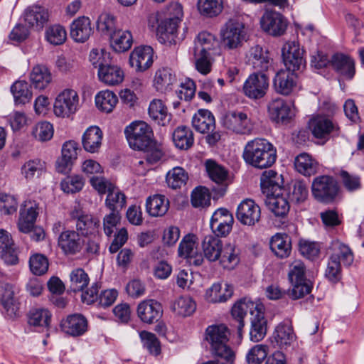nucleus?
<instances>
[{
	"label": "nucleus",
	"mask_w": 364,
	"mask_h": 364,
	"mask_svg": "<svg viewBox=\"0 0 364 364\" xmlns=\"http://www.w3.org/2000/svg\"><path fill=\"white\" fill-rule=\"evenodd\" d=\"M277 156V149L274 145L262 138L249 141L242 153V158L247 164L261 169L272 166Z\"/></svg>",
	"instance_id": "f257e3e1"
},
{
	"label": "nucleus",
	"mask_w": 364,
	"mask_h": 364,
	"mask_svg": "<svg viewBox=\"0 0 364 364\" xmlns=\"http://www.w3.org/2000/svg\"><path fill=\"white\" fill-rule=\"evenodd\" d=\"M229 336V330L223 324L208 326L205 331V339L210 344L212 354L221 364H231L234 360V353L227 344Z\"/></svg>",
	"instance_id": "f03ea898"
},
{
	"label": "nucleus",
	"mask_w": 364,
	"mask_h": 364,
	"mask_svg": "<svg viewBox=\"0 0 364 364\" xmlns=\"http://www.w3.org/2000/svg\"><path fill=\"white\" fill-rule=\"evenodd\" d=\"M221 43L226 50H236L241 48L247 40L245 24L237 20H228L220 30Z\"/></svg>",
	"instance_id": "7ed1b4c3"
},
{
	"label": "nucleus",
	"mask_w": 364,
	"mask_h": 364,
	"mask_svg": "<svg viewBox=\"0 0 364 364\" xmlns=\"http://www.w3.org/2000/svg\"><path fill=\"white\" fill-rule=\"evenodd\" d=\"M338 191V184L333 176L322 175L314 178L312 181V196L320 203L328 204L333 202Z\"/></svg>",
	"instance_id": "20e7f679"
},
{
	"label": "nucleus",
	"mask_w": 364,
	"mask_h": 364,
	"mask_svg": "<svg viewBox=\"0 0 364 364\" xmlns=\"http://www.w3.org/2000/svg\"><path fill=\"white\" fill-rule=\"evenodd\" d=\"M127 141L133 149L143 150L151 143L152 131L144 122L131 123L124 129Z\"/></svg>",
	"instance_id": "39448f33"
},
{
	"label": "nucleus",
	"mask_w": 364,
	"mask_h": 364,
	"mask_svg": "<svg viewBox=\"0 0 364 364\" xmlns=\"http://www.w3.org/2000/svg\"><path fill=\"white\" fill-rule=\"evenodd\" d=\"M222 124L225 128L237 134H250L254 129L247 114L237 110L226 112L222 119Z\"/></svg>",
	"instance_id": "423d86ee"
},
{
	"label": "nucleus",
	"mask_w": 364,
	"mask_h": 364,
	"mask_svg": "<svg viewBox=\"0 0 364 364\" xmlns=\"http://www.w3.org/2000/svg\"><path fill=\"white\" fill-rule=\"evenodd\" d=\"M246 63L258 73L273 69V59L268 50L259 45L251 46L245 54Z\"/></svg>",
	"instance_id": "0eeeda50"
},
{
	"label": "nucleus",
	"mask_w": 364,
	"mask_h": 364,
	"mask_svg": "<svg viewBox=\"0 0 364 364\" xmlns=\"http://www.w3.org/2000/svg\"><path fill=\"white\" fill-rule=\"evenodd\" d=\"M269 88V78L263 73H254L247 78L242 87L246 97L252 100L262 98Z\"/></svg>",
	"instance_id": "6e6552de"
},
{
	"label": "nucleus",
	"mask_w": 364,
	"mask_h": 364,
	"mask_svg": "<svg viewBox=\"0 0 364 364\" xmlns=\"http://www.w3.org/2000/svg\"><path fill=\"white\" fill-rule=\"evenodd\" d=\"M78 106V95L71 89H65L56 97L53 106L54 114L59 117H69Z\"/></svg>",
	"instance_id": "1a4fd4ad"
},
{
	"label": "nucleus",
	"mask_w": 364,
	"mask_h": 364,
	"mask_svg": "<svg viewBox=\"0 0 364 364\" xmlns=\"http://www.w3.org/2000/svg\"><path fill=\"white\" fill-rule=\"evenodd\" d=\"M175 11V16L162 21L157 28V36L161 43H171L174 41L178 23L183 16L182 7L176 4L172 6Z\"/></svg>",
	"instance_id": "9d476101"
},
{
	"label": "nucleus",
	"mask_w": 364,
	"mask_h": 364,
	"mask_svg": "<svg viewBox=\"0 0 364 364\" xmlns=\"http://www.w3.org/2000/svg\"><path fill=\"white\" fill-rule=\"evenodd\" d=\"M58 245L66 256H73L81 252L84 240L76 230L66 229L58 237Z\"/></svg>",
	"instance_id": "9b49d317"
},
{
	"label": "nucleus",
	"mask_w": 364,
	"mask_h": 364,
	"mask_svg": "<svg viewBox=\"0 0 364 364\" xmlns=\"http://www.w3.org/2000/svg\"><path fill=\"white\" fill-rule=\"evenodd\" d=\"M282 52L286 70L294 73L305 66V60L303 58L304 50L299 48L298 43L295 41L286 43Z\"/></svg>",
	"instance_id": "f8f14e48"
},
{
	"label": "nucleus",
	"mask_w": 364,
	"mask_h": 364,
	"mask_svg": "<svg viewBox=\"0 0 364 364\" xmlns=\"http://www.w3.org/2000/svg\"><path fill=\"white\" fill-rule=\"evenodd\" d=\"M262 310H264L262 304L253 302L250 299L243 298L237 301L232 308L231 314L234 319L238 322V332L240 333L245 326L244 318L247 312H250L252 317Z\"/></svg>",
	"instance_id": "ddd939ff"
},
{
	"label": "nucleus",
	"mask_w": 364,
	"mask_h": 364,
	"mask_svg": "<svg viewBox=\"0 0 364 364\" xmlns=\"http://www.w3.org/2000/svg\"><path fill=\"white\" fill-rule=\"evenodd\" d=\"M205 168L210 178L215 183L212 191L215 193L216 197L223 196L228 188V171L213 160L205 162Z\"/></svg>",
	"instance_id": "4468645a"
},
{
	"label": "nucleus",
	"mask_w": 364,
	"mask_h": 364,
	"mask_svg": "<svg viewBox=\"0 0 364 364\" xmlns=\"http://www.w3.org/2000/svg\"><path fill=\"white\" fill-rule=\"evenodd\" d=\"M234 219L231 213L226 208H218L210 219V228L213 232L220 237L228 235L232 228Z\"/></svg>",
	"instance_id": "2eb2a0df"
},
{
	"label": "nucleus",
	"mask_w": 364,
	"mask_h": 364,
	"mask_svg": "<svg viewBox=\"0 0 364 364\" xmlns=\"http://www.w3.org/2000/svg\"><path fill=\"white\" fill-rule=\"evenodd\" d=\"M259 206L250 199L243 200L237 206L236 218L242 224L248 226L255 225L260 220Z\"/></svg>",
	"instance_id": "dca6fc26"
},
{
	"label": "nucleus",
	"mask_w": 364,
	"mask_h": 364,
	"mask_svg": "<svg viewBox=\"0 0 364 364\" xmlns=\"http://www.w3.org/2000/svg\"><path fill=\"white\" fill-rule=\"evenodd\" d=\"M262 29L274 36H279L284 33L287 22L284 16L278 12L267 11L260 20Z\"/></svg>",
	"instance_id": "f3484780"
},
{
	"label": "nucleus",
	"mask_w": 364,
	"mask_h": 364,
	"mask_svg": "<svg viewBox=\"0 0 364 364\" xmlns=\"http://www.w3.org/2000/svg\"><path fill=\"white\" fill-rule=\"evenodd\" d=\"M71 217L76 221V231L80 235L89 237L100 232V220L92 215L74 211L72 213Z\"/></svg>",
	"instance_id": "a211bd4d"
},
{
	"label": "nucleus",
	"mask_w": 364,
	"mask_h": 364,
	"mask_svg": "<svg viewBox=\"0 0 364 364\" xmlns=\"http://www.w3.org/2000/svg\"><path fill=\"white\" fill-rule=\"evenodd\" d=\"M15 294L16 288L14 285L0 282V301L10 318L16 317L18 314L19 303Z\"/></svg>",
	"instance_id": "6ab92c4d"
},
{
	"label": "nucleus",
	"mask_w": 364,
	"mask_h": 364,
	"mask_svg": "<svg viewBox=\"0 0 364 364\" xmlns=\"http://www.w3.org/2000/svg\"><path fill=\"white\" fill-rule=\"evenodd\" d=\"M268 111L270 119L276 123L287 124L294 116L291 105L279 97L269 102Z\"/></svg>",
	"instance_id": "aec40b11"
},
{
	"label": "nucleus",
	"mask_w": 364,
	"mask_h": 364,
	"mask_svg": "<svg viewBox=\"0 0 364 364\" xmlns=\"http://www.w3.org/2000/svg\"><path fill=\"white\" fill-rule=\"evenodd\" d=\"M38 204L33 200H26L21 205L17 223L19 232H28L33 225L36 223L38 215Z\"/></svg>",
	"instance_id": "412c9836"
},
{
	"label": "nucleus",
	"mask_w": 364,
	"mask_h": 364,
	"mask_svg": "<svg viewBox=\"0 0 364 364\" xmlns=\"http://www.w3.org/2000/svg\"><path fill=\"white\" fill-rule=\"evenodd\" d=\"M153 63V49L150 46H139L132 51L129 65L136 72L147 70Z\"/></svg>",
	"instance_id": "4be33fe9"
},
{
	"label": "nucleus",
	"mask_w": 364,
	"mask_h": 364,
	"mask_svg": "<svg viewBox=\"0 0 364 364\" xmlns=\"http://www.w3.org/2000/svg\"><path fill=\"white\" fill-rule=\"evenodd\" d=\"M163 309L161 304L154 299L141 301L137 307V315L140 320L146 323H153L161 317Z\"/></svg>",
	"instance_id": "5701e85b"
},
{
	"label": "nucleus",
	"mask_w": 364,
	"mask_h": 364,
	"mask_svg": "<svg viewBox=\"0 0 364 364\" xmlns=\"http://www.w3.org/2000/svg\"><path fill=\"white\" fill-rule=\"evenodd\" d=\"M23 19L28 26L39 31L48 21L49 14L48 10L42 6H32L24 11Z\"/></svg>",
	"instance_id": "b1692460"
},
{
	"label": "nucleus",
	"mask_w": 364,
	"mask_h": 364,
	"mask_svg": "<svg viewBox=\"0 0 364 364\" xmlns=\"http://www.w3.org/2000/svg\"><path fill=\"white\" fill-rule=\"evenodd\" d=\"M309 127L313 135L318 139H324L331 133L338 135V126L325 117L318 116L312 119Z\"/></svg>",
	"instance_id": "393cba45"
},
{
	"label": "nucleus",
	"mask_w": 364,
	"mask_h": 364,
	"mask_svg": "<svg viewBox=\"0 0 364 364\" xmlns=\"http://www.w3.org/2000/svg\"><path fill=\"white\" fill-rule=\"evenodd\" d=\"M296 77L294 72L283 69L279 70L273 79L275 91L283 95H289L296 85Z\"/></svg>",
	"instance_id": "a878e982"
},
{
	"label": "nucleus",
	"mask_w": 364,
	"mask_h": 364,
	"mask_svg": "<svg viewBox=\"0 0 364 364\" xmlns=\"http://www.w3.org/2000/svg\"><path fill=\"white\" fill-rule=\"evenodd\" d=\"M92 33L90 20L87 17H79L70 24V36L75 42H85Z\"/></svg>",
	"instance_id": "bb28decb"
},
{
	"label": "nucleus",
	"mask_w": 364,
	"mask_h": 364,
	"mask_svg": "<svg viewBox=\"0 0 364 364\" xmlns=\"http://www.w3.org/2000/svg\"><path fill=\"white\" fill-rule=\"evenodd\" d=\"M220 264L226 269H233L240 261V250L235 242L226 243L221 251Z\"/></svg>",
	"instance_id": "cd10ccee"
},
{
	"label": "nucleus",
	"mask_w": 364,
	"mask_h": 364,
	"mask_svg": "<svg viewBox=\"0 0 364 364\" xmlns=\"http://www.w3.org/2000/svg\"><path fill=\"white\" fill-rule=\"evenodd\" d=\"M331 65L336 72L348 79H351L355 74V63L350 57L336 53L331 57Z\"/></svg>",
	"instance_id": "c85d7f7f"
},
{
	"label": "nucleus",
	"mask_w": 364,
	"mask_h": 364,
	"mask_svg": "<svg viewBox=\"0 0 364 364\" xmlns=\"http://www.w3.org/2000/svg\"><path fill=\"white\" fill-rule=\"evenodd\" d=\"M283 178L274 170L264 171L260 178V186L264 193L270 195L282 190Z\"/></svg>",
	"instance_id": "c756f323"
},
{
	"label": "nucleus",
	"mask_w": 364,
	"mask_h": 364,
	"mask_svg": "<svg viewBox=\"0 0 364 364\" xmlns=\"http://www.w3.org/2000/svg\"><path fill=\"white\" fill-rule=\"evenodd\" d=\"M192 125L200 133H208L215 127V117L209 110L199 109L192 118Z\"/></svg>",
	"instance_id": "7c9ffc66"
},
{
	"label": "nucleus",
	"mask_w": 364,
	"mask_h": 364,
	"mask_svg": "<svg viewBox=\"0 0 364 364\" xmlns=\"http://www.w3.org/2000/svg\"><path fill=\"white\" fill-rule=\"evenodd\" d=\"M63 331L73 336H80L87 331V321L82 314H73L63 323Z\"/></svg>",
	"instance_id": "2f4dec72"
},
{
	"label": "nucleus",
	"mask_w": 364,
	"mask_h": 364,
	"mask_svg": "<svg viewBox=\"0 0 364 364\" xmlns=\"http://www.w3.org/2000/svg\"><path fill=\"white\" fill-rule=\"evenodd\" d=\"M272 252L279 258L288 257L291 252V240L287 234L277 233L269 242Z\"/></svg>",
	"instance_id": "473e14b6"
},
{
	"label": "nucleus",
	"mask_w": 364,
	"mask_h": 364,
	"mask_svg": "<svg viewBox=\"0 0 364 364\" xmlns=\"http://www.w3.org/2000/svg\"><path fill=\"white\" fill-rule=\"evenodd\" d=\"M223 246L219 236L215 235L205 236L202 242L204 257L210 262L218 261Z\"/></svg>",
	"instance_id": "72a5a7b5"
},
{
	"label": "nucleus",
	"mask_w": 364,
	"mask_h": 364,
	"mask_svg": "<svg viewBox=\"0 0 364 364\" xmlns=\"http://www.w3.org/2000/svg\"><path fill=\"white\" fill-rule=\"evenodd\" d=\"M102 140V132L96 126L90 127L82 135V144L84 149L90 153L98 152Z\"/></svg>",
	"instance_id": "f704fd0d"
},
{
	"label": "nucleus",
	"mask_w": 364,
	"mask_h": 364,
	"mask_svg": "<svg viewBox=\"0 0 364 364\" xmlns=\"http://www.w3.org/2000/svg\"><path fill=\"white\" fill-rule=\"evenodd\" d=\"M146 208L149 215L161 217L167 213L169 208V200L164 195L155 194L147 198Z\"/></svg>",
	"instance_id": "c9c22d12"
},
{
	"label": "nucleus",
	"mask_w": 364,
	"mask_h": 364,
	"mask_svg": "<svg viewBox=\"0 0 364 364\" xmlns=\"http://www.w3.org/2000/svg\"><path fill=\"white\" fill-rule=\"evenodd\" d=\"M265 203L269 210L273 213L276 217H285L290 209L287 198L279 193L267 195Z\"/></svg>",
	"instance_id": "e433bc0d"
},
{
	"label": "nucleus",
	"mask_w": 364,
	"mask_h": 364,
	"mask_svg": "<svg viewBox=\"0 0 364 364\" xmlns=\"http://www.w3.org/2000/svg\"><path fill=\"white\" fill-rule=\"evenodd\" d=\"M296 170L305 176L315 175L319 169L318 163L307 153L299 154L294 159Z\"/></svg>",
	"instance_id": "4c0bfd02"
},
{
	"label": "nucleus",
	"mask_w": 364,
	"mask_h": 364,
	"mask_svg": "<svg viewBox=\"0 0 364 364\" xmlns=\"http://www.w3.org/2000/svg\"><path fill=\"white\" fill-rule=\"evenodd\" d=\"M52 314L43 307L31 308L27 314L28 323L31 326L48 328L51 321Z\"/></svg>",
	"instance_id": "58836bf2"
},
{
	"label": "nucleus",
	"mask_w": 364,
	"mask_h": 364,
	"mask_svg": "<svg viewBox=\"0 0 364 364\" xmlns=\"http://www.w3.org/2000/svg\"><path fill=\"white\" fill-rule=\"evenodd\" d=\"M233 294V288L227 283H215L207 291V299L212 303L225 302Z\"/></svg>",
	"instance_id": "ea45409f"
},
{
	"label": "nucleus",
	"mask_w": 364,
	"mask_h": 364,
	"mask_svg": "<svg viewBox=\"0 0 364 364\" xmlns=\"http://www.w3.org/2000/svg\"><path fill=\"white\" fill-rule=\"evenodd\" d=\"M329 249L331 250L330 257L338 262H342L345 266H350L354 260L353 252L350 247L339 240H333L331 243Z\"/></svg>",
	"instance_id": "a19ab883"
},
{
	"label": "nucleus",
	"mask_w": 364,
	"mask_h": 364,
	"mask_svg": "<svg viewBox=\"0 0 364 364\" xmlns=\"http://www.w3.org/2000/svg\"><path fill=\"white\" fill-rule=\"evenodd\" d=\"M266 333L267 320L264 318V310H262L251 317L250 340L259 342L264 338Z\"/></svg>",
	"instance_id": "79ce46f5"
},
{
	"label": "nucleus",
	"mask_w": 364,
	"mask_h": 364,
	"mask_svg": "<svg viewBox=\"0 0 364 364\" xmlns=\"http://www.w3.org/2000/svg\"><path fill=\"white\" fill-rule=\"evenodd\" d=\"M150 117L159 125L165 126L171 121V114L161 100H153L149 107Z\"/></svg>",
	"instance_id": "37998d69"
},
{
	"label": "nucleus",
	"mask_w": 364,
	"mask_h": 364,
	"mask_svg": "<svg viewBox=\"0 0 364 364\" xmlns=\"http://www.w3.org/2000/svg\"><path fill=\"white\" fill-rule=\"evenodd\" d=\"M98 77L107 85H116L123 81L124 73L120 68L109 64L98 70Z\"/></svg>",
	"instance_id": "c03bdc74"
},
{
	"label": "nucleus",
	"mask_w": 364,
	"mask_h": 364,
	"mask_svg": "<svg viewBox=\"0 0 364 364\" xmlns=\"http://www.w3.org/2000/svg\"><path fill=\"white\" fill-rule=\"evenodd\" d=\"M176 81L175 74L170 68H163L156 72L154 85L158 91L166 92L171 89V85Z\"/></svg>",
	"instance_id": "a18cd8bd"
},
{
	"label": "nucleus",
	"mask_w": 364,
	"mask_h": 364,
	"mask_svg": "<svg viewBox=\"0 0 364 364\" xmlns=\"http://www.w3.org/2000/svg\"><path fill=\"white\" fill-rule=\"evenodd\" d=\"M173 141L177 148L187 150L193 144V132L186 126H179L173 133Z\"/></svg>",
	"instance_id": "49530a36"
},
{
	"label": "nucleus",
	"mask_w": 364,
	"mask_h": 364,
	"mask_svg": "<svg viewBox=\"0 0 364 364\" xmlns=\"http://www.w3.org/2000/svg\"><path fill=\"white\" fill-rule=\"evenodd\" d=\"M196 309V302L190 296H182L171 304V311L176 315L186 317L191 316Z\"/></svg>",
	"instance_id": "de8ad7c7"
},
{
	"label": "nucleus",
	"mask_w": 364,
	"mask_h": 364,
	"mask_svg": "<svg viewBox=\"0 0 364 364\" xmlns=\"http://www.w3.org/2000/svg\"><path fill=\"white\" fill-rule=\"evenodd\" d=\"M46 170V164L40 159H30L21 166V173L26 180L40 177Z\"/></svg>",
	"instance_id": "09e8293b"
},
{
	"label": "nucleus",
	"mask_w": 364,
	"mask_h": 364,
	"mask_svg": "<svg viewBox=\"0 0 364 364\" xmlns=\"http://www.w3.org/2000/svg\"><path fill=\"white\" fill-rule=\"evenodd\" d=\"M11 92L16 105H24L32 98V92L29 84L24 80L16 81L11 87Z\"/></svg>",
	"instance_id": "8fccbe9b"
},
{
	"label": "nucleus",
	"mask_w": 364,
	"mask_h": 364,
	"mask_svg": "<svg viewBox=\"0 0 364 364\" xmlns=\"http://www.w3.org/2000/svg\"><path fill=\"white\" fill-rule=\"evenodd\" d=\"M30 79L36 89L43 90L51 82V75L46 66L38 65L33 68Z\"/></svg>",
	"instance_id": "3c124183"
},
{
	"label": "nucleus",
	"mask_w": 364,
	"mask_h": 364,
	"mask_svg": "<svg viewBox=\"0 0 364 364\" xmlns=\"http://www.w3.org/2000/svg\"><path fill=\"white\" fill-rule=\"evenodd\" d=\"M45 39L53 46L63 45L67 40L65 28L58 23L48 26L45 31Z\"/></svg>",
	"instance_id": "603ef678"
},
{
	"label": "nucleus",
	"mask_w": 364,
	"mask_h": 364,
	"mask_svg": "<svg viewBox=\"0 0 364 364\" xmlns=\"http://www.w3.org/2000/svg\"><path fill=\"white\" fill-rule=\"evenodd\" d=\"M111 46L118 53L129 50L132 45V36L129 31L118 29L110 38Z\"/></svg>",
	"instance_id": "864d4df0"
},
{
	"label": "nucleus",
	"mask_w": 364,
	"mask_h": 364,
	"mask_svg": "<svg viewBox=\"0 0 364 364\" xmlns=\"http://www.w3.org/2000/svg\"><path fill=\"white\" fill-rule=\"evenodd\" d=\"M117 102L118 98L117 95L109 90L101 91L95 97L97 107L106 113L112 112Z\"/></svg>",
	"instance_id": "5fc2aeb1"
},
{
	"label": "nucleus",
	"mask_w": 364,
	"mask_h": 364,
	"mask_svg": "<svg viewBox=\"0 0 364 364\" xmlns=\"http://www.w3.org/2000/svg\"><path fill=\"white\" fill-rule=\"evenodd\" d=\"M216 41L215 36L208 32L200 33L194 42L193 53L198 55L208 53V51L213 49Z\"/></svg>",
	"instance_id": "6e6d98bb"
},
{
	"label": "nucleus",
	"mask_w": 364,
	"mask_h": 364,
	"mask_svg": "<svg viewBox=\"0 0 364 364\" xmlns=\"http://www.w3.org/2000/svg\"><path fill=\"white\" fill-rule=\"evenodd\" d=\"M97 30L110 38L118 30L115 16L109 13L102 14L97 21Z\"/></svg>",
	"instance_id": "4d7b16f0"
},
{
	"label": "nucleus",
	"mask_w": 364,
	"mask_h": 364,
	"mask_svg": "<svg viewBox=\"0 0 364 364\" xmlns=\"http://www.w3.org/2000/svg\"><path fill=\"white\" fill-rule=\"evenodd\" d=\"M274 339L279 348L289 346L295 339V336L291 326L279 324L274 332Z\"/></svg>",
	"instance_id": "13d9d810"
},
{
	"label": "nucleus",
	"mask_w": 364,
	"mask_h": 364,
	"mask_svg": "<svg viewBox=\"0 0 364 364\" xmlns=\"http://www.w3.org/2000/svg\"><path fill=\"white\" fill-rule=\"evenodd\" d=\"M89 282L88 274L82 268L75 269L70 274V289L74 292L82 291Z\"/></svg>",
	"instance_id": "bf43d9fd"
},
{
	"label": "nucleus",
	"mask_w": 364,
	"mask_h": 364,
	"mask_svg": "<svg viewBox=\"0 0 364 364\" xmlns=\"http://www.w3.org/2000/svg\"><path fill=\"white\" fill-rule=\"evenodd\" d=\"M188 179L187 172L179 166L174 167L166 174V183L173 189L181 188L186 184Z\"/></svg>",
	"instance_id": "052dcab7"
},
{
	"label": "nucleus",
	"mask_w": 364,
	"mask_h": 364,
	"mask_svg": "<svg viewBox=\"0 0 364 364\" xmlns=\"http://www.w3.org/2000/svg\"><path fill=\"white\" fill-rule=\"evenodd\" d=\"M105 205L110 210H122L126 205V196L116 186L107 193Z\"/></svg>",
	"instance_id": "680f3d73"
},
{
	"label": "nucleus",
	"mask_w": 364,
	"mask_h": 364,
	"mask_svg": "<svg viewBox=\"0 0 364 364\" xmlns=\"http://www.w3.org/2000/svg\"><path fill=\"white\" fill-rule=\"evenodd\" d=\"M78 144L75 141H68L63 144L62 148V159L59 165L63 168L70 166L77 159Z\"/></svg>",
	"instance_id": "e2e57ef3"
},
{
	"label": "nucleus",
	"mask_w": 364,
	"mask_h": 364,
	"mask_svg": "<svg viewBox=\"0 0 364 364\" xmlns=\"http://www.w3.org/2000/svg\"><path fill=\"white\" fill-rule=\"evenodd\" d=\"M198 8L200 13L207 16H215L223 10L222 0H198Z\"/></svg>",
	"instance_id": "0e129e2a"
},
{
	"label": "nucleus",
	"mask_w": 364,
	"mask_h": 364,
	"mask_svg": "<svg viewBox=\"0 0 364 364\" xmlns=\"http://www.w3.org/2000/svg\"><path fill=\"white\" fill-rule=\"evenodd\" d=\"M54 129L52 124L44 121L36 124L32 130L33 137L40 141H47L52 139Z\"/></svg>",
	"instance_id": "69168bd1"
},
{
	"label": "nucleus",
	"mask_w": 364,
	"mask_h": 364,
	"mask_svg": "<svg viewBox=\"0 0 364 364\" xmlns=\"http://www.w3.org/2000/svg\"><path fill=\"white\" fill-rule=\"evenodd\" d=\"M84 183V179L81 176H68L61 181L60 187L65 193H75L82 188Z\"/></svg>",
	"instance_id": "338daca9"
},
{
	"label": "nucleus",
	"mask_w": 364,
	"mask_h": 364,
	"mask_svg": "<svg viewBox=\"0 0 364 364\" xmlns=\"http://www.w3.org/2000/svg\"><path fill=\"white\" fill-rule=\"evenodd\" d=\"M29 267L33 274L43 275L48 269V260L42 254H34L30 257Z\"/></svg>",
	"instance_id": "774afa93"
}]
</instances>
